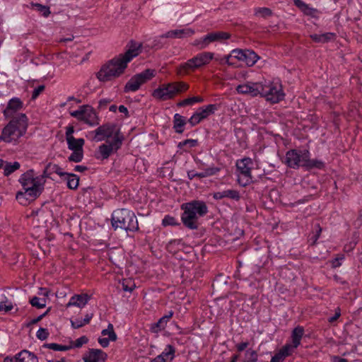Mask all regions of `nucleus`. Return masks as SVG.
Listing matches in <instances>:
<instances>
[{
	"instance_id": "1",
	"label": "nucleus",
	"mask_w": 362,
	"mask_h": 362,
	"mask_svg": "<svg viewBox=\"0 0 362 362\" xmlns=\"http://www.w3.org/2000/svg\"><path fill=\"white\" fill-rule=\"evenodd\" d=\"M142 48L141 42L130 40L124 54L115 57L101 66L96 74L97 78L101 82H107L120 76L128 64L141 52Z\"/></svg>"
},
{
	"instance_id": "2",
	"label": "nucleus",
	"mask_w": 362,
	"mask_h": 362,
	"mask_svg": "<svg viewBox=\"0 0 362 362\" xmlns=\"http://www.w3.org/2000/svg\"><path fill=\"white\" fill-rule=\"evenodd\" d=\"M18 181L23 189V191L16 193V199L20 202L24 198L26 200L35 199L42 192L45 182V177L43 176H35L33 170H29L23 173Z\"/></svg>"
},
{
	"instance_id": "3",
	"label": "nucleus",
	"mask_w": 362,
	"mask_h": 362,
	"mask_svg": "<svg viewBox=\"0 0 362 362\" xmlns=\"http://www.w3.org/2000/svg\"><path fill=\"white\" fill-rule=\"evenodd\" d=\"M8 123L2 129L3 137L6 143L16 144L27 132L29 119L25 114L18 115L14 117L6 118Z\"/></svg>"
},
{
	"instance_id": "4",
	"label": "nucleus",
	"mask_w": 362,
	"mask_h": 362,
	"mask_svg": "<svg viewBox=\"0 0 362 362\" xmlns=\"http://www.w3.org/2000/svg\"><path fill=\"white\" fill-rule=\"evenodd\" d=\"M183 211L181 220L185 226H197L199 219L206 216L208 212L206 204L202 200H192L181 205Z\"/></svg>"
},
{
	"instance_id": "5",
	"label": "nucleus",
	"mask_w": 362,
	"mask_h": 362,
	"mask_svg": "<svg viewBox=\"0 0 362 362\" xmlns=\"http://www.w3.org/2000/svg\"><path fill=\"white\" fill-rule=\"evenodd\" d=\"M189 85L182 81L164 83L154 89L152 97L158 101H166L175 98L177 95L187 91Z\"/></svg>"
},
{
	"instance_id": "6",
	"label": "nucleus",
	"mask_w": 362,
	"mask_h": 362,
	"mask_svg": "<svg viewBox=\"0 0 362 362\" xmlns=\"http://www.w3.org/2000/svg\"><path fill=\"white\" fill-rule=\"evenodd\" d=\"M261 86L260 95L271 103H278L284 99L285 93L279 81H265Z\"/></svg>"
},
{
	"instance_id": "7",
	"label": "nucleus",
	"mask_w": 362,
	"mask_h": 362,
	"mask_svg": "<svg viewBox=\"0 0 362 362\" xmlns=\"http://www.w3.org/2000/svg\"><path fill=\"white\" fill-rule=\"evenodd\" d=\"M214 53L213 52H203L199 53L186 62L182 63L179 66V73L180 74H187L190 71H194L208 65L214 59Z\"/></svg>"
},
{
	"instance_id": "8",
	"label": "nucleus",
	"mask_w": 362,
	"mask_h": 362,
	"mask_svg": "<svg viewBox=\"0 0 362 362\" xmlns=\"http://www.w3.org/2000/svg\"><path fill=\"white\" fill-rule=\"evenodd\" d=\"M253 160L249 157H245L236 160L237 181L242 187H247L252 182V170Z\"/></svg>"
},
{
	"instance_id": "9",
	"label": "nucleus",
	"mask_w": 362,
	"mask_h": 362,
	"mask_svg": "<svg viewBox=\"0 0 362 362\" xmlns=\"http://www.w3.org/2000/svg\"><path fill=\"white\" fill-rule=\"evenodd\" d=\"M156 75V71L153 69H146L141 73L136 74L131 77L127 81L124 88V93L136 92L141 86L151 80Z\"/></svg>"
},
{
	"instance_id": "10",
	"label": "nucleus",
	"mask_w": 362,
	"mask_h": 362,
	"mask_svg": "<svg viewBox=\"0 0 362 362\" xmlns=\"http://www.w3.org/2000/svg\"><path fill=\"white\" fill-rule=\"evenodd\" d=\"M310 154L308 148H293L286 153L285 164L290 168L298 170L300 168H304L306 159Z\"/></svg>"
},
{
	"instance_id": "11",
	"label": "nucleus",
	"mask_w": 362,
	"mask_h": 362,
	"mask_svg": "<svg viewBox=\"0 0 362 362\" xmlns=\"http://www.w3.org/2000/svg\"><path fill=\"white\" fill-rule=\"evenodd\" d=\"M138 226L136 216L134 211L127 209H118L112 214V226Z\"/></svg>"
},
{
	"instance_id": "12",
	"label": "nucleus",
	"mask_w": 362,
	"mask_h": 362,
	"mask_svg": "<svg viewBox=\"0 0 362 362\" xmlns=\"http://www.w3.org/2000/svg\"><path fill=\"white\" fill-rule=\"evenodd\" d=\"M230 35L223 31H215L208 33L206 35L197 38L194 40L192 45L199 49H204L207 48L210 44L216 42H223L228 40Z\"/></svg>"
},
{
	"instance_id": "13",
	"label": "nucleus",
	"mask_w": 362,
	"mask_h": 362,
	"mask_svg": "<svg viewBox=\"0 0 362 362\" xmlns=\"http://www.w3.org/2000/svg\"><path fill=\"white\" fill-rule=\"evenodd\" d=\"M70 115L91 127L99 124L96 112L88 105L80 106L78 110L71 112Z\"/></svg>"
},
{
	"instance_id": "14",
	"label": "nucleus",
	"mask_w": 362,
	"mask_h": 362,
	"mask_svg": "<svg viewBox=\"0 0 362 362\" xmlns=\"http://www.w3.org/2000/svg\"><path fill=\"white\" fill-rule=\"evenodd\" d=\"M124 139V136H119L117 134L112 140H106V143L99 146L96 158L101 160L107 159L112 153L121 148Z\"/></svg>"
},
{
	"instance_id": "15",
	"label": "nucleus",
	"mask_w": 362,
	"mask_h": 362,
	"mask_svg": "<svg viewBox=\"0 0 362 362\" xmlns=\"http://www.w3.org/2000/svg\"><path fill=\"white\" fill-rule=\"evenodd\" d=\"M218 108L219 105L218 104H209L202 106L192 114V115L188 119L187 122L192 127H194L203 120L206 119L209 116L214 115Z\"/></svg>"
},
{
	"instance_id": "16",
	"label": "nucleus",
	"mask_w": 362,
	"mask_h": 362,
	"mask_svg": "<svg viewBox=\"0 0 362 362\" xmlns=\"http://www.w3.org/2000/svg\"><path fill=\"white\" fill-rule=\"evenodd\" d=\"M95 137L97 141H101L105 139L110 140V138H115V135L124 136L117 125L114 123H106L99 126L95 131Z\"/></svg>"
},
{
	"instance_id": "17",
	"label": "nucleus",
	"mask_w": 362,
	"mask_h": 362,
	"mask_svg": "<svg viewBox=\"0 0 362 362\" xmlns=\"http://www.w3.org/2000/svg\"><path fill=\"white\" fill-rule=\"evenodd\" d=\"M232 57H234V59L237 62H243L250 67L254 66L259 59V55L249 49H234L232 50Z\"/></svg>"
},
{
	"instance_id": "18",
	"label": "nucleus",
	"mask_w": 362,
	"mask_h": 362,
	"mask_svg": "<svg viewBox=\"0 0 362 362\" xmlns=\"http://www.w3.org/2000/svg\"><path fill=\"white\" fill-rule=\"evenodd\" d=\"M23 107V103L18 98H12L7 103L6 108L3 110V115L5 118L14 117L18 115L23 114L19 112Z\"/></svg>"
},
{
	"instance_id": "19",
	"label": "nucleus",
	"mask_w": 362,
	"mask_h": 362,
	"mask_svg": "<svg viewBox=\"0 0 362 362\" xmlns=\"http://www.w3.org/2000/svg\"><path fill=\"white\" fill-rule=\"evenodd\" d=\"M261 83H247L240 84L237 87V91L240 94H249L252 96L260 95Z\"/></svg>"
},
{
	"instance_id": "20",
	"label": "nucleus",
	"mask_w": 362,
	"mask_h": 362,
	"mask_svg": "<svg viewBox=\"0 0 362 362\" xmlns=\"http://www.w3.org/2000/svg\"><path fill=\"white\" fill-rule=\"evenodd\" d=\"M293 4L303 13L304 15L310 16L313 18H319V11L310 4H306L303 0H293Z\"/></svg>"
},
{
	"instance_id": "21",
	"label": "nucleus",
	"mask_w": 362,
	"mask_h": 362,
	"mask_svg": "<svg viewBox=\"0 0 362 362\" xmlns=\"http://www.w3.org/2000/svg\"><path fill=\"white\" fill-rule=\"evenodd\" d=\"M213 198L216 200L228 198L232 200L239 201L240 199V194L238 190L229 189L221 192H214L213 194Z\"/></svg>"
},
{
	"instance_id": "22",
	"label": "nucleus",
	"mask_w": 362,
	"mask_h": 362,
	"mask_svg": "<svg viewBox=\"0 0 362 362\" xmlns=\"http://www.w3.org/2000/svg\"><path fill=\"white\" fill-rule=\"evenodd\" d=\"M173 312L170 311L168 315L160 317L157 322L151 325L150 331L153 333H158L165 329L168 321L173 317Z\"/></svg>"
},
{
	"instance_id": "23",
	"label": "nucleus",
	"mask_w": 362,
	"mask_h": 362,
	"mask_svg": "<svg viewBox=\"0 0 362 362\" xmlns=\"http://www.w3.org/2000/svg\"><path fill=\"white\" fill-rule=\"evenodd\" d=\"M90 298V296L87 293L74 295L71 298L70 301L67 304V307L74 305L78 308H83L88 303Z\"/></svg>"
},
{
	"instance_id": "24",
	"label": "nucleus",
	"mask_w": 362,
	"mask_h": 362,
	"mask_svg": "<svg viewBox=\"0 0 362 362\" xmlns=\"http://www.w3.org/2000/svg\"><path fill=\"white\" fill-rule=\"evenodd\" d=\"M311 153L308 154V157L306 159V161L304 165V169L306 170H311L313 169L317 170H325L326 168L325 163L319 159H311L310 158Z\"/></svg>"
},
{
	"instance_id": "25",
	"label": "nucleus",
	"mask_w": 362,
	"mask_h": 362,
	"mask_svg": "<svg viewBox=\"0 0 362 362\" xmlns=\"http://www.w3.org/2000/svg\"><path fill=\"white\" fill-rule=\"evenodd\" d=\"M68 148L72 151H83V147L85 140L82 138L76 139L75 137L66 138Z\"/></svg>"
},
{
	"instance_id": "26",
	"label": "nucleus",
	"mask_w": 362,
	"mask_h": 362,
	"mask_svg": "<svg viewBox=\"0 0 362 362\" xmlns=\"http://www.w3.org/2000/svg\"><path fill=\"white\" fill-rule=\"evenodd\" d=\"M214 59L220 65H228L230 66H237V62L235 61L234 57H232V50L227 55H217L214 56Z\"/></svg>"
},
{
	"instance_id": "27",
	"label": "nucleus",
	"mask_w": 362,
	"mask_h": 362,
	"mask_svg": "<svg viewBox=\"0 0 362 362\" xmlns=\"http://www.w3.org/2000/svg\"><path fill=\"white\" fill-rule=\"evenodd\" d=\"M187 121L185 117L176 113L173 116V129L176 133L182 134Z\"/></svg>"
},
{
	"instance_id": "28",
	"label": "nucleus",
	"mask_w": 362,
	"mask_h": 362,
	"mask_svg": "<svg viewBox=\"0 0 362 362\" xmlns=\"http://www.w3.org/2000/svg\"><path fill=\"white\" fill-rule=\"evenodd\" d=\"M15 362H38V358L34 354L23 350L18 354Z\"/></svg>"
},
{
	"instance_id": "29",
	"label": "nucleus",
	"mask_w": 362,
	"mask_h": 362,
	"mask_svg": "<svg viewBox=\"0 0 362 362\" xmlns=\"http://www.w3.org/2000/svg\"><path fill=\"white\" fill-rule=\"evenodd\" d=\"M336 34L334 33H325L322 34H313L310 35L311 39L315 42L325 43L334 40Z\"/></svg>"
},
{
	"instance_id": "30",
	"label": "nucleus",
	"mask_w": 362,
	"mask_h": 362,
	"mask_svg": "<svg viewBox=\"0 0 362 362\" xmlns=\"http://www.w3.org/2000/svg\"><path fill=\"white\" fill-rule=\"evenodd\" d=\"M204 101V99L203 97L197 95V96H193L189 97L187 98H185L182 100H180L177 103V106L178 107H185V106H192L196 103H202Z\"/></svg>"
},
{
	"instance_id": "31",
	"label": "nucleus",
	"mask_w": 362,
	"mask_h": 362,
	"mask_svg": "<svg viewBox=\"0 0 362 362\" xmlns=\"http://www.w3.org/2000/svg\"><path fill=\"white\" fill-rule=\"evenodd\" d=\"M199 145L197 139H188L180 141L177 144V147L183 151L188 152L191 148Z\"/></svg>"
},
{
	"instance_id": "32",
	"label": "nucleus",
	"mask_w": 362,
	"mask_h": 362,
	"mask_svg": "<svg viewBox=\"0 0 362 362\" xmlns=\"http://www.w3.org/2000/svg\"><path fill=\"white\" fill-rule=\"evenodd\" d=\"M21 168V164L18 161L7 162L5 161L4 165V175L6 177L10 176L12 173L18 170Z\"/></svg>"
},
{
	"instance_id": "33",
	"label": "nucleus",
	"mask_w": 362,
	"mask_h": 362,
	"mask_svg": "<svg viewBox=\"0 0 362 362\" xmlns=\"http://www.w3.org/2000/svg\"><path fill=\"white\" fill-rule=\"evenodd\" d=\"M304 333V329L302 327L298 326L292 331V343L293 347H298L300 344V340Z\"/></svg>"
},
{
	"instance_id": "34",
	"label": "nucleus",
	"mask_w": 362,
	"mask_h": 362,
	"mask_svg": "<svg viewBox=\"0 0 362 362\" xmlns=\"http://www.w3.org/2000/svg\"><path fill=\"white\" fill-rule=\"evenodd\" d=\"M67 181V187L70 189H76L79 185V177L74 173H69L64 177Z\"/></svg>"
},
{
	"instance_id": "35",
	"label": "nucleus",
	"mask_w": 362,
	"mask_h": 362,
	"mask_svg": "<svg viewBox=\"0 0 362 362\" xmlns=\"http://www.w3.org/2000/svg\"><path fill=\"white\" fill-rule=\"evenodd\" d=\"M201 170L202 171L199 173V179L216 175L220 172L221 168L218 167L211 166L208 168H204Z\"/></svg>"
},
{
	"instance_id": "36",
	"label": "nucleus",
	"mask_w": 362,
	"mask_h": 362,
	"mask_svg": "<svg viewBox=\"0 0 362 362\" xmlns=\"http://www.w3.org/2000/svg\"><path fill=\"white\" fill-rule=\"evenodd\" d=\"M225 230H227L228 235L231 236L230 238H228V240L235 241L240 238L244 233V230L242 228H224Z\"/></svg>"
},
{
	"instance_id": "37",
	"label": "nucleus",
	"mask_w": 362,
	"mask_h": 362,
	"mask_svg": "<svg viewBox=\"0 0 362 362\" xmlns=\"http://www.w3.org/2000/svg\"><path fill=\"white\" fill-rule=\"evenodd\" d=\"M93 314H87L83 320H76L75 321L71 320V326L74 329H78L82 327L86 324H88L90 320L93 318Z\"/></svg>"
},
{
	"instance_id": "38",
	"label": "nucleus",
	"mask_w": 362,
	"mask_h": 362,
	"mask_svg": "<svg viewBox=\"0 0 362 362\" xmlns=\"http://www.w3.org/2000/svg\"><path fill=\"white\" fill-rule=\"evenodd\" d=\"M186 30H173L166 32L165 33L161 35L160 37L161 38H181L185 34Z\"/></svg>"
},
{
	"instance_id": "39",
	"label": "nucleus",
	"mask_w": 362,
	"mask_h": 362,
	"mask_svg": "<svg viewBox=\"0 0 362 362\" xmlns=\"http://www.w3.org/2000/svg\"><path fill=\"white\" fill-rule=\"evenodd\" d=\"M98 349H90L87 355L83 357L84 362H98Z\"/></svg>"
},
{
	"instance_id": "40",
	"label": "nucleus",
	"mask_w": 362,
	"mask_h": 362,
	"mask_svg": "<svg viewBox=\"0 0 362 362\" xmlns=\"http://www.w3.org/2000/svg\"><path fill=\"white\" fill-rule=\"evenodd\" d=\"M175 348L171 344H168L165 350L159 356L166 359L169 358L170 361H172L175 358Z\"/></svg>"
},
{
	"instance_id": "41",
	"label": "nucleus",
	"mask_w": 362,
	"mask_h": 362,
	"mask_svg": "<svg viewBox=\"0 0 362 362\" xmlns=\"http://www.w3.org/2000/svg\"><path fill=\"white\" fill-rule=\"evenodd\" d=\"M31 6L33 8L37 10V11L42 13V15L47 18L49 16L50 14V9H49V6H45V5H42L41 4H39V3H33L32 2L31 3Z\"/></svg>"
},
{
	"instance_id": "42",
	"label": "nucleus",
	"mask_w": 362,
	"mask_h": 362,
	"mask_svg": "<svg viewBox=\"0 0 362 362\" xmlns=\"http://www.w3.org/2000/svg\"><path fill=\"white\" fill-rule=\"evenodd\" d=\"M228 277H226L223 274H219L214 279L212 286L213 288H216L217 289H221L223 286L227 284Z\"/></svg>"
},
{
	"instance_id": "43",
	"label": "nucleus",
	"mask_w": 362,
	"mask_h": 362,
	"mask_svg": "<svg viewBox=\"0 0 362 362\" xmlns=\"http://www.w3.org/2000/svg\"><path fill=\"white\" fill-rule=\"evenodd\" d=\"M258 354L256 351L249 349L245 353L243 362H257Z\"/></svg>"
},
{
	"instance_id": "44",
	"label": "nucleus",
	"mask_w": 362,
	"mask_h": 362,
	"mask_svg": "<svg viewBox=\"0 0 362 362\" xmlns=\"http://www.w3.org/2000/svg\"><path fill=\"white\" fill-rule=\"evenodd\" d=\"M44 347L52 349L54 351H64L73 348L72 346L61 345L56 343L45 344Z\"/></svg>"
},
{
	"instance_id": "45",
	"label": "nucleus",
	"mask_w": 362,
	"mask_h": 362,
	"mask_svg": "<svg viewBox=\"0 0 362 362\" xmlns=\"http://www.w3.org/2000/svg\"><path fill=\"white\" fill-rule=\"evenodd\" d=\"M322 233V228H318L316 231H312L308 236V241L310 246H314Z\"/></svg>"
},
{
	"instance_id": "46",
	"label": "nucleus",
	"mask_w": 362,
	"mask_h": 362,
	"mask_svg": "<svg viewBox=\"0 0 362 362\" xmlns=\"http://www.w3.org/2000/svg\"><path fill=\"white\" fill-rule=\"evenodd\" d=\"M255 14L264 18H267L272 15V11L267 7H258L255 8Z\"/></svg>"
},
{
	"instance_id": "47",
	"label": "nucleus",
	"mask_w": 362,
	"mask_h": 362,
	"mask_svg": "<svg viewBox=\"0 0 362 362\" xmlns=\"http://www.w3.org/2000/svg\"><path fill=\"white\" fill-rule=\"evenodd\" d=\"M296 348L297 347H293V344L291 345L286 344L279 351V352L280 354H283L282 356L286 358L287 356H291L293 352V350Z\"/></svg>"
},
{
	"instance_id": "48",
	"label": "nucleus",
	"mask_w": 362,
	"mask_h": 362,
	"mask_svg": "<svg viewBox=\"0 0 362 362\" xmlns=\"http://www.w3.org/2000/svg\"><path fill=\"white\" fill-rule=\"evenodd\" d=\"M83 158V151H72L69 157V160L74 163H79Z\"/></svg>"
},
{
	"instance_id": "49",
	"label": "nucleus",
	"mask_w": 362,
	"mask_h": 362,
	"mask_svg": "<svg viewBox=\"0 0 362 362\" xmlns=\"http://www.w3.org/2000/svg\"><path fill=\"white\" fill-rule=\"evenodd\" d=\"M40 298L37 296H34L30 300V303L33 307L37 308H43L46 306V300L45 298L41 299L42 302H40Z\"/></svg>"
},
{
	"instance_id": "50",
	"label": "nucleus",
	"mask_w": 362,
	"mask_h": 362,
	"mask_svg": "<svg viewBox=\"0 0 362 362\" xmlns=\"http://www.w3.org/2000/svg\"><path fill=\"white\" fill-rule=\"evenodd\" d=\"M49 332L47 329L40 327L37 332V337L41 341H44L47 339L49 337Z\"/></svg>"
},
{
	"instance_id": "51",
	"label": "nucleus",
	"mask_w": 362,
	"mask_h": 362,
	"mask_svg": "<svg viewBox=\"0 0 362 362\" xmlns=\"http://www.w3.org/2000/svg\"><path fill=\"white\" fill-rule=\"evenodd\" d=\"M162 224L163 226H174L177 225L175 218L170 216H165L164 217L162 221Z\"/></svg>"
},
{
	"instance_id": "52",
	"label": "nucleus",
	"mask_w": 362,
	"mask_h": 362,
	"mask_svg": "<svg viewBox=\"0 0 362 362\" xmlns=\"http://www.w3.org/2000/svg\"><path fill=\"white\" fill-rule=\"evenodd\" d=\"M88 341V339L87 337L86 336H82L81 337H79L78 339H77L75 341H74V346H72L73 347H76V348H80L81 347L83 344H87Z\"/></svg>"
},
{
	"instance_id": "53",
	"label": "nucleus",
	"mask_w": 362,
	"mask_h": 362,
	"mask_svg": "<svg viewBox=\"0 0 362 362\" xmlns=\"http://www.w3.org/2000/svg\"><path fill=\"white\" fill-rule=\"evenodd\" d=\"M45 86L44 85L38 86L35 88L32 94V99L35 100L45 90Z\"/></svg>"
},
{
	"instance_id": "54",
	"label": "nucleus",
	"mask_w": 362,
	"mask_h": 362,
	"mask_svg": "<svg viewBox=\"0 0 362 362\" xmlns=\"http://www.w3.org/2000/svg\"><path fill=\"white\" fill-rule=\"evenodd\" d=\"M54 172L61 177H65L67 176V174H69V173L64 172L62 168L59 165L54 166Z\"/></svg>"
},
{
	"instance_id": "55",
	"label": "nucleus",
	"mask_w": 362,
	"mask_h": 362,
	"mask_svg": "<svg viewBox=\"0 0 362 362\" xmlns=\"http://www.w3.org/2000/svg\"><path fill=\"white\" fill-rule=\"evenodd\" d=\"M283 354L277 352L274 356H272L270 362H283L285 358L282 356Z\"/></svg>"
},
{
	"instance_id": "56",
	"label": "nucleus",
	"mask_w": 362,
	"mask_h": 362,
	"mask_svg": "<svg viewBox=\"0 0 362 362\" xmlns=\"http://www.w3.org/2000/svg\"><path fill=\"white\" fill-rule=\"evenodd\" d=\"M180 245V242H177V240H171L168 243V244L167 245V250L170 252H172V253H175V250H174V245Z\"/></svg>"
},
{
	"instance_id": "57",
	"label": "nucleus",
	"mask_w": 362,
	"mask_h": 362,
	"mask_svg": "<svg viewBox=\"0 0 362 362\" xmlns=\"http://www.w3.org/2000/svg\"><path fill=\"white\" fill-rule=\"evenodd\" d=\"M344 259V255H338L333 261H332V267H338L341 265L340 261Z\"/></svg>"
},
{
	"instance_id": "58",
	"label": "nucleus",
	"mask_w": 362,
	"mask_h": 362,
	"mask_svg": "<svg viewBox=\"0 0 362 362\" xmlns=\"http://www.w3.org/2000/svg\"><path fill=\"white\" fill-rule=\"evenodd\" d=\"M194 160L199 170H202L206 168V164L201 159L198 158H194Z\"/></svg>"
},
{
	"instance_id": "59",
	"label": "nucleus",
	"mask_w": 362,
	"mask_h": 362,
	"mask_svg": "<svg viewBox=\"0 0 362 362\" xmlns=\"http://www.w3.org/2000/svg\"><path fill=\"white\" fill-rule=\"evenodd\" d=\"M187 177L190 180H192L196 177L199 178V173L195 172L194 170H189L187 172Z\"/></svg>"
},
{
	"instance_id": "60",
	"label": "nucleus",
	"mask_w": 362,
	"mask_h": 362,
	"mask_svg": "<svg viewBox=\"0 0 362 362\" xmlns=\"http://www.w3.org/2000/svg\"><path fill=\"white\" fill-rule=\"evenodd\" d=\"M248 345H249V342H247V341L241 342L236 345V348L239 352H241V351H244L248 346Z\"/></svg>"
},
{
	"instance_id": "61",
	"label": "nucleus",
	"mask_w": 362,
	"mask_h": 362,
	"mask_svg": "<svg viewBox=\"0 0 362 362\" xmlns=\"http://www.w3.org/2000/svg\"><path fill=\"white\" fill-rule=\"evenodd\" d=\"M98 361H105L107 358V354L101 349H98Z\"/></svg>"
},
{
	"instance_id": "62",
	"label": "nucleus",
	"mask_w": 362,
	"mask_h": 362,
	"mask_svg": "<svg viewBox=\"0 0 362 362\" xmlns=\"http://www.w3.org/2000/svg\"><path fill=\"white\" fill-rule=\"evenodd\" d=\"M74 132V128L73 126H69L66 130V139L69 137H74L72 134Z\"/></svg>"
},
{
	"instance_id": "63",
	"label": "nucleus",
	"mask_w": 362,
	"mask_h": 362,
	"mask_svg": "<svg viewBox=\"0 0 362 362\" xmlns=\"http://www.w3.org/2000/svg\"><path fill=\"white\" fill-rule=\"evenodd\" d=\"M98 343L103 347H107L109 345V339L107 338H99Z\"/></svg>"
},
{
	"instance_id": "64",
	"label": "nucleus",
	"mask_w": 362,
	"mask_h": 362,
	"mask_svg": "<svg viewBox=\"0 0 362 362\" xmlns=\"http://www.w3.org/2000/svg\"><path fill=\"white\" fill-rule=\"evenodd\" d=\"M12 308H13V305L11 304L8 305H6L4 304L3 302L0 303V311L4 310L5 312H8V311L11 310Z\"/></svg>"
}]
</instances>
